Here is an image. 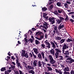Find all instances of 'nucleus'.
I'll return each instance as SVG.
<instances>
[{"label": "nucleus", "mask_w": 74, "mask_h": 74, "mask_svg": "<svg viewBox=\"0 0 74 74\" xmlns=\"http://www.w3.org/2000/svg\"><path fill=\"white\" fill-rule=\"evenodd\" d=\"M43 25L46 26H48V24L46 22H45V23H43Z\"/></svg>", "instance_id": "nucleus-47"}, {"label": "nucleus", "mask_w": 74, "mask_h": 74, "mask_svg": "<svg viewBox=\"0 0 74 74\" xmlns=\"http://www.w3.org/2000/svg\"><path fill=\"white\" fill-rule=\"evenodd\" d=\"M41 55V54H40V53H39V54H38V58L39 59H40V60H42V56Z\"/></svg>", "instance_id": "nucleus-12"}, {"label": "nucleus", "mask_w": 74, "mask_h": 74, "mask_svg": "<svg viewBox=\"0 0 74 74\" xmlns=\"http://www.w3.org/2000/svg\"><path fill=\"white\" fill-rule=\"evenodd\" d=\"M31 38H32V39H33L34 40H35V39L34 38V37L32 35H31Z\"/></svg>", "instance_id": "nucleus-63"}, {"label": "nucleus", "mask_w": 74, "mask_h": 74, "mask_svg": "<svg viewBox=\"0 0 74 74\" xmlns=\"http://www.w3.org/2000/svg\"><path fill=\"white\" fill-rule=\"evenodd\" d=\"M73 60H71V61H66V62L68 63L69 64H71L73 63Z\"/></svg>", "instance_id": "nucleus-24"}, {"label": "nucleus", "mask_w": 74, "mask_h": 74, "mask_svg": "<svg viewBox=\"0 0 74 74\" xmlns=\"http://www.w3.org/2000/svg\"><path fill=\"white\" fill-rule=\"evenodd\" d=\"M21 56L23 57H25L28 58H29V56H28V54L27 53H25V50H23L22 51V53L21 54Z\"/></svg>", "instance_id": "nucleus-4"}, {"label": "nucleus", "mask_w": 74, "mask_h": 74, "mask_svg": "<svg viewBox=\"0 0 74 74\" xmlns=\"http://www.w3.org/2000/svg\"><path fill=\"white\" fill-rule=\"evenodd\" d=\"M41 46H42V48H43V49H45V45L44 44H42Z\"/></svg>", "instance_id": "nucleus-36"}, {"label": "nucleus", "mask_w": 74, "mask_h": 74, "mask_svg": "<svg viewBox=\"0 0 74 74\" xmlns=\"http://www.w3.org/2000/svg\"><path fill=\"white\" fill-rule=\"evenodd\" d=\"M42 65V62L40 61H39L38 62V66L39 67H40Z\"/></svg>", "instance_id": "nucleus-19"}, {"label": "nucleus", "mask_w": 74, "mask_h": 74, "mask_svg": "<svg viewBox=\"0 0 74 74\" xmlns=\"http://www.w3.org/2000/svg\"><path fill=\"white\" fill-rule=\"evenodd\" d=\"M37 63V61H36V60H35V61H34V62H33V64H34V66H36Z\"/></svg>", "instance_id": "nucleus-17"}, {"label": "nucleus", "mask_w": 74, "mask_h": 74, "mask_svg": "<svg viewBox=\"0 0 74 74\" xmlns=\"http://www.w3.org/2000/svg\"><path fill=\"white\" fill-rule=\"evenodd\" d=\"M16 64H17L18 67L19 68V66L21 65V63H20V62H19L18 63H17Z\"/></svg>", "instance_id": "nucleus-54"}, {"label": "nucleus", "mask_w": 74, "mask_h": 74, "mask_svg": "<svg viewBox=\"0 0 74 74\" xmlns=\"http://www.w3.org/2000/svg\"><path fill=\"white\" fill-rule=\"evenodd\" d=\"M66 60H69L70 61H71V60H73L72 62H74V60L73 59H72L71 57H69L66 59Z\"/></svg>", "instance_id": "nucleus-21"}, {"label": "nucleus", "mask_w": 74, "mask_h": 74, "mask_svg": "<svg viewBox=\"0 0 74 74\" xmlns=\"http://www.w3.org/2000/svg\"><path fill=\"white\" fill-rule=\"evenodd\" d=\"M53 49H53H51V50H50V53L51 55H54L55 53V50Z\"/></svg>", "instance_id": "nucleus-7"}, {"label": "nucleus", "mask_w": 74, "mask_h": 74, "mask_svg": "<svg viewBox=\"0 0 74 74\" xmlns=\"http://www.w3.org/2000/svg\"><path fill=\"white\" fill-rule=\"evenodd\" d=\"M50 43L52 45V47L53 49L56 48V47L57 48H58L59 47V46L58 45V44L57 43V42L55 40H54L53 42L52 41H51Z\"/></svg>", "instance_id": "nucleus-2"}, {"label": "nucleus", "mask_w": 74, "mask_h": 74, "mask_svg": "<svg viewBox=\"0 0 74 74\" xmlns=\"http://www.w3.org/2000/svg\"><path fill=\"white\" fill-rule=\"evenodd\" d=\"M40 43V42L38 40H35V44L36 45H38Z\"/></svg>", "instance_id": "nucleus-30"}, {"label": "nucleus", "mask_w": 74, "mask_h": 74, "mask_svg": "<svg viewBox=\"0 0 74 74\" xmlns=\"http://www.w3.org/2000/svg\"><path fill=\"white\" fill-rule=\"evenodd\" d=\"M34 40H33L32 38L29 39V41H30V42H31V43H33V41Z\"/></svg>", "instance_id": "nucleus-42"}, {"label": "nucleus", "mask_w": 74, "mask_h": 74, "mask_svg": "<svg viewBox=\"0 0 74 74\" xmlns=\"http://www.w3.org/2000/svg\"><path fill=\"white\" fill-rule=\"evenodd\" d=\"M28 73L30 74L31 73L32 74H34L35 72L33 71V70H31V71L29 70L28 71Z\"/></svg>", "instance_id": "nucleus-18"}, {"label": "nucleus", "mask_w": 74, "mask_h": 74, "mask_svg": "<svg viewBox=\"0 0 74 74\" xmlns=\"http://www.w3.org/2000/svg\"><path fill=\"white\" fill-rule=\"evenodd\" d=\"M45 62H48V59L47 58V57H45Z\"/></svg>", "instance_id": "nucleus-32"}, {"label": "nucleus", "mask_w": 74, "mask_h": 74, "mask_svg": "<svg viewBox=\"0 0 74 74\" xmlns=\"http://www.w3.org/2000/svg\"><path fill=\"white\" fill-rule=\"evenodd\" d=\"M11 58L13 60H14L16 59V58H15V57H14V56H12Z\"/></svg>", "instance_id": "nucleus-59"}, {"label": "nucleus", "mask_w": 74, "mask_h": 74, "mask_svg": "<svg viewBox=\"0 0 74 74\" xmlns=\"http://www.w3.org/2000/svg\"><path fill=\"white\" fill-rule=\"evenodd\" d=\"M53 19H54V18L53 17H52V18L49 17L48 18L49 21L51 22V23L52 24H53L55 23V21Z\"/></svg>", "instance_id": "nucleus-6"}, {"label": "nucleus", "mask_w": 74, "mask_h": 74, "mask_svg": "<svg viewBox=\"0 0 74 74\" xmlns=\"http://www.w3.org/2000/svg\"><path fill=\"white\" fill-rule=\"evenodd\" d=\"M59 57L60 58V60H63V57L62 56H59Z\"/></svg>", "instance_id": "nucleus-48"}, {"label": "nucleus", "mask_w": 74, "mask_h": 74, "mask_svg": "<svg viewBox=\"0 0 74 74\" xmlns=\"http://www.w3.org/2000/svg\"><path fill=\"white\" fill-rule=\"evenodd\" d=\"M29 57L32 58L33 57V55L31 53H29Z\"/></svg>", "instance_id": "nucleus-57"}, {"label": "nucleus", "mask_w": 74, "mask_h": 74, "mask_svg": "<svg viewBox=\"0 0 74 74\" xmlns=\"http://www.w3.org/2000/svg\"><path fill=\"white\" fill-rule=\"evenodd\" d=\"M53 8V5H51L49 6V9L50 10H52Z\"/></svg>", "instance_id": "nucleus-37"}, {"label": "nucleus", "mask_w": 74, "mask_h": 74, "mask_svg": "<svg viewBox=\"0 0 74 74\" xmlns=\"http://www.w3.org/2000/svg\"><path fill=\"white\" fill-rule=\"evenodd\" d=\"M66 40V38H64V39H61L60 41V43L62 44L64 42V41Z\"/></svg>", "instance_id": "nucleus-16"}, {"label": "nucleus", "mask_w": 74, "mask_h": 74, "mask_svg": "<svg viewBox=\"0 0 74 74\" xmlns=\"http://www.w3.org/2000/svg\"><path fill=\"white\" fill-rule=\"evenodd\" d=\"M73 41V40L69 38H68L67 39V40H66V42H70L71 41Z\"/></svg>", "instance_id": "nucleus-26"}, {"label": "nucleus", "mask_w": 74, "mask_h": 74, "mask_svg": "<svg viewBox=\"0 0 74 74\" xmlns=\"http://www.w3.org/2000/svg\"><path fill=\"white\" fill-rule=\"evenodd\" d=\"M43 17L44 18H45L47 15V14L45 13H44L43 14Z\"/></svg>", "instance_id": "nucleus-35"}, {"label": "nucleus", "mask_w": 74, "mask_h": 74, "mask_svg": "<svg viewBox=\"0 0 74 74\" xmlns=\"http://www.w3.org/2000/svg\"><path fill=\"white\" fill-rule=\"evenodd\" d=\"M45 42L46 43V45H47V48H51V44L49 42L46 41H45Z\"/></svg>", "instance_id": "nucleus-8"}, {"label": "nucleus", "mask_w": 74, "mask_h": 74, "mask_svg": "<svg viewBox=\"0 0 74 74\" xmlns=\"http://www.w3.org/2000/svg\"><path fill=\"white\" fill-rule=\"evenodd\" d=\"M64 25H62L60 26H58V28L59 29H61L62 28H63L64 27Z\"/></svg>", "instance_id": "nucleus-25"}, {"label": "nucleus", "mask_w": 74, "mask_h": 74, "mask_svg": "<svg viewBox=\"0 0 74 74\" xmlns=\"http://www.w3.org/2000/svg\"><path fill=\"white\" fill-rule=\"evenodd\" d=\"M27 67L28 68V69H32V67L31 66H29V65H28Z\"/></svg>", "instance_id": "nucleus-44"}, {"label": "nucleus", "mask_w": 74, "mask_h": 74, "mask_svg": "<svg viewBox=\"0 0 74 74\" xmlns=\"http://www.w3.org/2000/svg\"><path fill=\"white\" fill-rule=\"evenodd\" d=\"M24 40H25V42L27 43L28 42V40L26 38H24Z\"/></svg>", "instance_id": "nucleus-49"}, {"label": "nucleus", "mask_w": 74, "mask_h": 74, "mask_svg": "<svg viewBox=\"0 0 74 74\" xmlns=\"http://www.w3.org/2000/svg\"><path fill=\"white\" fill-rule=\"evenodd\" d=\"M55 71L57 73H58L59 74H62V72L61 71V70H58V69H55Z\"/></svg>", "instance_id": "nucleus-9"}, {"label": "nucleus", "mask_w": 74, "mask_h": 74, "mask_svg": "<svg viewBox=\"0 0 74 74\" xmlns=\"http://www.w3.org/2000/svg\"><path fill=\"white\" fill-rule=\"evenodd\" d=\"M6 70V69L5 67L4 68H2L1 69V71H5Z\"/></svg>", "instance_id": "nucleus-34"}, {"label": "nucleus", "mask_w": 74, "mask_h": 74, "mask_svg": "<svg viewBox=\"0 0 74 74\" xmlns=\"http://www.w3.org/2000/svg\"><path fill=\"white\" fill-rule=\"evenodd\" d=\"M63 53L66 55H69V51H65L64 53Z\"/></svg>", "instance_id": "nucleus-20"}, {"label": "nucleus", "mask_w": 74, "mask_h": 74, "mask_svg": "<svg viewBox=\"0 0 74 74\" xmlns=\"http://www.w3.org/2000/svg\"><path fill=\"white\" fill-rule=\"evenodd\" d=\"M7 71L8 72V73H10L12 71L11 69H8V70H7Z\"/></svg>", "instance_id": "nucleus-60"}, {"label": "nucleus", "mask_w": 74, "mask_h": 74, "mask_svg": "<svg viewBox=\"0 0 74 74\" xmlns=\"http://www.w3.org/2000/svg\"><path fill=\"white\" fill-rule=\"evenodd\" d=\"M8 58L7 59V60H9L10 59V57H9V56H7V57Z\"/></svg>", "instance_id": "nucleus-62"}, {"label": "nucleus", "mask_w": 74, "mask_h": 74, "mask_svg": "<svg viewBox=\"0 0 74 74\" xmlns=\"http://www.w3.org/2000/svg\"><path fill=\"white\" fill-rule=\"evenodd\" d=\"M15 55L16 59H19L18 57V54H15Z\"/></svg>", "instance_id": "nucleus-61"}, {"label": "nucleus", "mask_w": 74, "mask_h": 74, "mask_svg": "<svg viewBox=\"0 0 74 74\" xmlns=\"http://www.w3.org/2000/svg\"><path fill=\"white\" fill-rule=\"evenodd\" d=\"M53 13L56 15H59V14L58 13V12L57 11H55L54 12H53Z\"/></svg>", "instance_id": "nucleus-28"}, {"label": "nucleus", "mask_w": 74, "mask_h": 74, "mask_svg": "<svg viewBox=\"0 0 74 74\" xmlns=\"http://www.w3.org/2000/svg\"><path fill=\"white\" fill-rule=\"evenodd\" d=\"M58 12L59 13H61L63 11L62 10H58Z\"/></svg>", "instance_id": "nucleus-39"}, {"label": "nucleus", "mask_w": 74, "mask_h": 74, "mask_svg": "<svg viewBox=\"0 0 74 74\" xmlns=\"http://www.w3.org/2000/svg\"><path fill=\"white\" fill-rule=\"evenodd\" d=\"M51 65V64H47V67H50Z\"/></svg>", "instance_id": "nucleus-51"}, {"label": "nucleus", "mask_w": 74, "mask_h": 74, "mask_svg": "<svg viewBox=\"0 0 74 74\" xmlns=\"http://www.w3.org/2000/svg\"><path fill=\"white\" fill-rule=\"evenodd\" d=\"M61 39V37H60L59 36H57L56 37V40H60Z\"/></svg>", "instance_id": "nucleus-31"}, {"label": "nucleus", "mask_w": 74, "mask_h": 74, "mask_svg": "<svg viewBox=\"0 0 74 74\" xmlns=\"http://www.w3.org/2000/svg\"><path fill=\"white\" fill-rule=\"evenodd\" d=\"M55 50L56 51L55 53V55L56 56V58L57 59L59 55V53H61L62 51L60 49H55Z\"/></svg>", "instance_id": "nucleus-3"}, {"label": "nucleus", "mask_w": 74, "mask_h": 74, "mask_svg": "<svg viewBox=\"0 0 74 74\" xmlns=\"http://www.w3.org/2000/svg\"><path fill=\"white\" fill-rule=\"evenodd\" d=\"M42 34H43V32H36V34L37 35L38 34V35H42Z\"/></svg>", "instance_id": "nucleus-15"}, {"label": "nucleus", "mask_w": 74, "mask_h": 74, "mask_svg": "<svg viewBox=\"0 0 74 74\" xmlns=\"http://www.w3.org/2000/svg\"><path fill=\"white\" fill-rule=\"evenodd\" d=\"M49 57L50 60V63L52 64H54L56 63V61L53 60L52 56L49 55Z\"/></svg>", "instance_id": "nucleus-5"}, {"label": "nucleus", "mask_w": 74, "mask_h": 74, "mask_svg": "<svg viewBox=\"0 0 74 74\" xmlns=\"http://www.w3.org/2000/svg\"><path fill=\"white\" fill-rule=\"evenodd\" d=\"M69 21H71V22L72 23L74 22V20L72 19V18H70L69 20Z\"/></svg>", "instance_id": "nucleus-41"}, {"label": "nucleus", "mask_w": 74, "mask_h": 74, "mask_svg": "<svg viewBox=\"0 0 74 74\" xmlns=\"http://www.w3.org/2000/svg\"><path fill=\"white\" fill-rule=\"evenodd\" d=\"M72 1V0H67V1H66V3H67L69 4H70L71 3V2Z\"/></svg>", "instance_id": "nucleus-27"}, {"label": "nucleus", "mask_w": 74, "mask_h": 74, "mask_svg": "<svg viewBox=\"0 0 74 74\" xmlns=\"http://www.w3.org/2000/svg\"><path fill=\"white\" fill-rule=\"evenodd\" d=\"M15 74H19L18 71H16L15 72Z\"/></svg>", "instance_id": "nucleus-53"}, {"label": "nucleus", "mask_w": 74, "mask_h": 74, "mask_svg": "<svg viewBox=\"0 0 74 74\" xmlns=\"http://www.w3.org/2000/svg\"><path fill=\"white\" fill-rule=\"evenodd\" d=\"M58 26L56 25L55 26V27H54V30L56 31V30H57L58 29Z\"/></svg>", "instance_id": "nucleus-38"}, {"label": "nucleus", "mask_w": 74, "mask_h": 74, "mask_svg": "<svg viewBox=\"0 0 74 74\" xmlns=\"http://www.w3.org/2000/svg\"><path fill=\"white\" fill-rule=\"evenodd\" d=\"M56 23L58 25L60 24L62 21L59 19H56Z\"/></svg>", "instance_id": "nucleus-11"}, {"label": "nucleus", "mask_w": 74, "mask_h": 74, "mask_svg": "<svg viewBox=\"0 0 74 74\" xmlns=\"http://www.w3.org/2000/svg\"><path fill=\"white\" fill-rule=\"evenodd\" d=\"M16 64L18 63H19L18 60H19V58H17L16 59Z\"/></svg>", "instance_id": "nucleus-50"}, {"label": "nucleus", "mask_w": 74, "mask_h": 74, "mask_svg": "<svg viewBox=\"0 0 74 74\" xmlns=\"http://www.w3.org/2000/svg\"><path fill=\"white\" fill-rule=\"evenodd\" d=\"M11 67L12 69H14L15 68V65H12Z\"/></svg>", "instance_id": "nucleus-46"}, {"label": "nucleus", "mask_w": 74, "mask_h": 74, "mask_svg": "<svg viewBox=\"0 0 74 74\" xmlns=\"http://www.w3.org/2000/svg\"><path fill=\"white\" fill-rule=\"evenodd\" d=\"M62 47V53H64V52L65 50L68 49L69 47V44L67 43L66 42H64L61 46Z\"/></svg>", "instance_id": "nucleus-1"}, {"label": "nucleus", "mask_w": 74, "mask_h": 74, "mask_svg": "<svg viewBox=\"0 0 74 74\" xmlns=\"http://www.w3.org/2000/svg\"><path fill=\"white\" fill-rule=\"evenodd\" d=\"M32 55H33V56H34V58L36 59V55H35L33 53H32Z\"/></svg>", "instance_id": "nucleus-43"}, {"label": "nucleus", "mask_w": 74, "mask_h": 74, "mask_svg": "<svg viewBox=\"0 0 74 74\" xmlns=\"http://www.w3.org/2000/svg\"><path fill=\"white\" fill-rule=\"evenodd\" d=\"M59 19L62 22L63 20H64V18L63 17L60 16L59 17Z\"/></svg>", "instance_id": "nucleus-29"}, {"label": "nucleus", "mask_w": 74, "mask_h": 74, "mask_svg": "<svg viewBox=\"0 0 74 74\" xmlns=\"http://www.w3.org/2000/svg\"><path fill=\"white\" fill-rule=\"evenodd\" d=\"M42 10L43 11H45L47 10V8L46 7H45L43 8H42Z\"/></svg>", "instance_id": "nucleus-23"}, {"label": "nucleus", "mask_w": 74, "mask_h": 74, "mask_svg": "<svg viewBox=\"0 0 74 74\" xmlns=\"http://www.w3.org/2000/svg\"><path fill=\"white\" fill-rule=\"evenodd\" d=\"M64 73V74H70V72H66V71H65Z\"/></svg>", "instance_id": "nucleus-40"}, {"label": "nucleus", "mask_w": 74, "mask_h": 74, "mask_svg": "<svg viewBox=\"0 0 74 74\" xmlns=\"http://www.w3.org/2000/svg\"><path fill=\"white\" fill-rule=\"evenodd\" d=\"M56 5L59 7H62V3L60 1L57 2L56 3Z\"/></svg>", "instance_id": "nucleus-10"}, {"label": "nucleus", "mask_w": 74, "mask_h": 74, "mask_svg": "<svg viewBox=\"0 0 74 74\" xmlns=\"http://www.w3.org/2000/svg\"><path fill=\"white\" fill-rule=\"evenodd\" d=\"M36 28H32V31H34L36 30Z\"/></svg>", "instance_id": "nucleus-55"}, {"label": "nucleus", "mask_w": 74, "mask_h": 74, "mask_svg": "<svg viewBox=\"0 0 74 74\" xmlns=\"http://www.w3.org/2000/svg\"><path fill=\"white\" fill-rule=\"evenodd\" d=\"M44 38V36L43 35H40V38L41 39V40L42 39Z\"/></svg>", "instance_id": "nucleus-52"}, {"label": "nucleus", "mask_w": 74, "mask_h": 74, "mask_svg": "<svg viewBox=\"0 0 74 74\" xmlns=\"http://www.w3.org/2000/svg\"><path fill=\"white\" fill-rule=\"evenodd\" d=\"M41 54H42V57H43V59H45V57L44 56V53L43 52H41Z\"/></svg>", "instance_id": "nucleus-33"}, {"label": "nucleus", "mask_w": 74, "mask_h": 74, "mask_svg": "<svg viewBox=\"0 0 74 74\" xmlns=\"http://www.w3.org/2000/svg\"><path fill=\"white\" fill-rule=\"evenodd\" d=\"M9 72L7 71H5V74H9Z\"/></svg>", "instance_id": "nucleus-64"}, {"label": "nucleus", "mask_w": 74, "mask_h": 74, "mask_svg": "<svg viewBox=\"0 0 74 74\" xmlns=\"http://www.w3.org/2000/svg\"><path fill=\"white\" fill-rule=\"evenodd\" d=\"M64 70L65 71H69V68L68 67V66H67V67H66L64 68Z\"/></svg>", "instance_id": "nucleus-22"}, {"label": "nucleus", "mask_w": 74, "mask_h": 74, "mask_svg": "<svg viewBox=\"0 0 74 74\" xmlns=\"http://www.w3.org/2000/svg\"><path fill=\"white\" fill-rule=\"evenodd\" d=\"M33 50H34V52L35 53V54H37L38 53V49H36V48H34L33 49Z\"/></svg>", "instance_id": "nucleus-13"}, {"label": "nucleus", "mask_w": 74, "mask_h": 74, "mask_svg": "<svg viewBox=\"0 0 74 74\" xmlns=\"http://www.w3.org/2000/svg\"><path fill=\"white\" fill-rule=\"evenodd\" d=\"M70 73L71 74H74V71H71Z\"/></svg>", "instance_id": "nucleus-56"}, {"label": "nucleus", "mask_w": 74, "mask_h": 74, "mask_svg": "<svg viewBox=\"0 0 74 74\" xmlns=\"http://www.w3.org/2000/svg\"><path fill=\"white\" fill-rule=\"evenodd\" d=\"M41 62L42 64V65H43V66H45V64H46V63L44 62H43V61Z\"/></svg>", "instance_id": "nucleus-58"}, {"label": "nucleus", "mask_w": 74, "mask_h": 74, "mask_svg": "<svg viewBox=\"0 0 74 74\" xmlns=\"http://www.w3.org/2000/svg\"><path fill=\"white\" fill-rule=\"evenodd\" d=\"M19 74H24L23 72L22 71H21V70H19Z\"/></svg>", "instance_id": "nucleus-45"}, {"label": "nucleus", "mask_w": 74, "mask_h": 74, "mask_svg": "<svg viewBox=\"0 0 74 74\" xmlns=\"http://www.w3.org/2000/svg\"><path fill=\"white\" fill-rule=\"evenodd\" d=\"M47 72L51 71L53 70L52 68H51V67H49V66H47Z\"/></svg>", "instance_id": "nucleus-14"}]
</instances>
